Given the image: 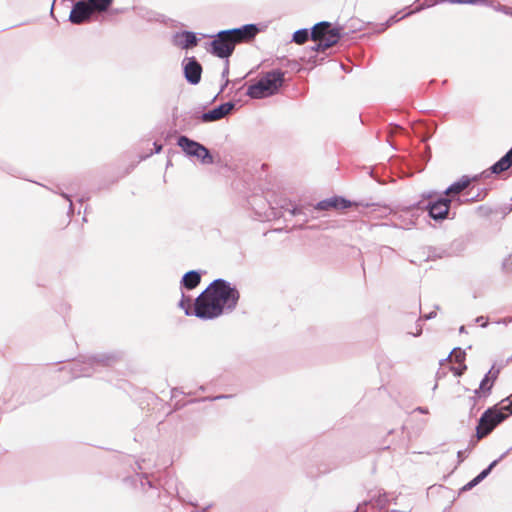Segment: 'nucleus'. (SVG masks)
<instances>
[{"mask_svg":"<svg viewBox=\"0 0 512 512\" xmlns=\"http://www.w3.org/2000/svg\"><path fill=\"white\" fill-rule=\"evenodd\" d=\"M420 333H421V329H419L415 335H420Z\"/></svg>","mask_w":512,"mask_h":512,"instance_id":"nucleus-42","label":"nucleus"},{"mask_svg":"<svg viewBox=\"0 0 512 512\" xmlns=\"http://www.w3.org/2000/svg\"><path fill=\"white\" fill-rule=\"evenodd\" d=\"M177 144L179 147L182 148L186 155L198 158L201 161V163H213L212 155L210 154L209 150L202 144L193 141L186 136H180L178 138Z\"/></svg>","mask_w":512,"mask_h":512,"instance_id":"nucleus-4","label":"nucleus"},{"mask_svg":"<svg viewBox=\"0 0 512 512\" xmlns=\"http://www.w3.org/2000/svg\"><path fill=\"white\" fill-rule=\"evenodd\" d=\"M502 11H504V13H508L505 7L502 8Z\"/></svg>","mask_w":512,"mask_h":512,"instance_id":"nucleus-41","label":"nucleus"},{"mask_svg":"<svg viewBox=\"0 0 512 512\" xmlns=\"http://www.w3.org/2000/svg\"><path fill=\"white\" fill-rule=\"evenodd\" d=\"M511 322H512V318H504V319L498 321L497 323H503V324L507 325Z\"/></svg>","mask_w":512,"mask_h":512,"instance_id":"nucleus-35","label":"nucleus"},{"mask_svg":"<svg viewBox=\"0 0 512 512\" xmlns=\"http://www.w3.org/2000/svg\"><path fill=\"white\" fill-rule=\"evenodd\" d=\"M340 39V32L336 28H331L328 33L320 40V47L330 48L334 46Z\"/></svg>","mask_w":512,"mask_h":512,"instance_id":"nucleus-18","label":"nucleus"},{"mask_svg":"<svg viewBox=\"0 0 512 512\" xmlns=\"http://www.w3.org/2000/svg\"><path fill=\"white\" fill-rule=\"evenodd\" d=\"M260 81L266 86L268 93L273 95L283 84L284 72L278 69L267 72L262 78H260Z\"/></svg>","mask_w":512,"mask_h":512,"instance_id":"nucleus-6","label":"nucleus"},{"mask_svg":"<svg viewBox=\"0 0 512 512\" xmlns=\"http://www.w3.org/2000/svg\"><path fill=\"white\" fill-rule=\"evenodd\" d=\"M173 44L182 49H189L197 45V38L193 32H178L173 36Z\"/></svg>","mask_w":512,"mask_h":512,"instance_id":"nucleus-12","label":"nucleus"},{"mask_svg":"<svg viewBox=\"0 0 512 512\" xmlns=\"http://www.w3.org/2000/svg\"><path fill=\"white\" fill-rule=\"evenodd\" d=\"M499 373H500V369L499 368H495V366H492V368L487 372L486 375H490V380L494 384V382L497 379Z\"/></svg>","mask_w":512,"mask_h":512,"instance_id":"nucleus-27","label":"nucleus"},{"mask_svg":"<svg viewBox=\"0 0 512 512\" xmlns=\"http://www.w3.org/2000/svg\"><path fill=\"white\" fill-rule=\"evenodd\" d=\"M227 31L233 38V41H235V44H237L253 39L259 30L256 25L247 24L240 28L229 29Z\"/></svg>","mask_w":512,"mask_h":512,"instance_id":"nucleus-7","label":"nucleus"},{"mask_svg":"<svg viewBox=\"0 0 512 512\" xmlns=\"http://www.w3.org/2000/svg\"><path fill=\"white\" fill-rule=\"evenodd\" d=\"M228 73H229V68H228V65H227L226 68L224 69L223 73H222L223 77H227Z\"/></svg>","mask_w":512,"mask_h":512,"instance_id":"nucleus-36","label":"nucleus"},{"mask_svg":"<svg viewBox=\"0 0 512 512\" xmlns=\"http://www.w3.org/2000/svg\"><path fill=\"white\" fill-rule=\"evenodd\" d=\"M207 289L216 300V303L223 307V312H230L236 307L240 295L238 290L232 287L229 282L223 279H216Z\"/></svg>","mask_w":512,"mask_h":512,"instance_id":"nucleus-1","label":"nucleus"},{"mask_svg":"<svg viewBox=\"0 0 512 512\" xmlns=\"http://www.w3.org/2000/svg\"><path fill=\"white\" fill-rule=\"evenodd\" d=\"M487 192L485 189H477L476 191H474V188H471L467 193H466V198L465 200H463V202H471V201H482L485 196H486Z\"/></svg>","mask_w":512,"mask_h":512,"instance_id":"nucleus-22","label":"nucleus"},{"mask_svg":"<svg viewBox=\"0 0 512 512\" xmlns=\"http://www.w3.org/2000/svg\"><path fill=\"white\" fill-rule=\"evenodd\" d=\"M493 383L490 380V375H485V377L480 382L479 388L474 391V398L476 396H488L491 392V389L493 387Z\"/></svg>","mask_w":512,"mask_h":512,"instance_id":"nucleus-21","label":"nucleus"},{"mask_svg":"<svg viewBox=\"0 0 512 512\" xmlns=\"http://www.w3.org/2000/svg\"><path fill=\"white\" fill-rule=\"evenodd\" d=\"M62 196L69 201V209H70V211H72L73 204H72L70 197L64 193L62 194Z\"/></svg>","mask_w":512,"mask_h":512,"instance_id":"nucleus-33","label":"nucleus"},{"mask_svg":"<svg viewBox=\"0 0 512 512\" xmlns=\"http://www.w3.org/2000/svg\"><path fill=\"white\" fill-rule=\"evenodd\" d=\"M179 306L185 310L186 315L190 314L189 300H186L184 298V296L182 297V300L180 301Z\"/></svg>","mask_w":512,"mask_h":512,"instance_id":"nucleus-29","label":"nucleus"},{"mask_svg":"<svg viewBox=\"0 0 512 512\" xmlns=\"http://www.w3.org/2000/svg\"><path fill=\"white\" fill-rule=\"evenodd\" d=\"M465 331V327L464 326H461L460 327V332L463 333Z\"/></svg>","mask_w":512,"mask_h":512,"instance_id":"nucleus-39","label":"nucleus"},{"mask_svg":"<svg viewBox=\"0 0 512 512\" xmlns=\"http://www.w3.org/2000/svg\"><path fill=\"white\" fill-rule=\"evenodd\" d=\"M479 177L480 176H478V175H476L474 177H469V176L464 175L458 181L451 184L445 190V194L446 195L459 194L460 192H462L463 190L468 188L469 185L471 184V182L477 181L479 179Z\"/></svg>","mask_w":512,"mask_h":512,"instance_id":"nucleus-14","label":"nucleus"},{"mask_svg":"<svg viewBox=\"0 0 512 512\" xmlns=\"http://www.w3.org/2000/svg\"><path fill=\"white\" fill-rule=\"evenodd\" d=\"M512 165V148L494 165L491 166L492 173L498 174L506 171Z\"/></svg>","mask_w":512,"mask_h":512,"instance_id":"nucleus-16","label":"nucleus"},{"mask_svg":"<svg viewBox=\"0 0 512 512\" xmlns=\"http://www.w3.org/2000/svg\"><path fill=\"white\" fill-rule=\"evenodd\" d=\"M499 410L503 411L504 413L505 411H508L510 414H512V394L501 401Z\"/></svg>","mask_w":512,"mask_h":512,"instance_id":"nucleus-25","label":"nucleus"},{"mask_svg":"<svg viewBox=\"0 0 512 512\" xmlns=\"http://www.w3.org/2000/svg\"><path fill=\"white\" fill-rule=\"evenodd\" d=\"M475 321H476V323H478L482 327H486L487 324H488V322H487V320L485 319L484 316L477 317Z\"/></svg>","mask_w":512,"mask_h":512,"instance_id":"nucleus-30","label":"nucleus"},{"mask_svg":"<svg viewBox=\"0 0 512 512\" xmlns=\"http://www.w3.org/2000/svg\"><path fill=\"white\" fill-rule=\"evenodd\" d=\"M92 15V8L84 1L74 4L69 19L74 24H81L88 20Z\"/></svg>","mask_w":512,"mask_h":512,"instance_id":"nucleus-8","label":"nucleus"},{"mask_svg":"<svg viewBox=\"0 0 512 512\" xmlns=\"http://www.w3.org/2000/svg\"><path fill=\"white\" fill-rule=\"evenodd\" d=\"M201 277L200 274L197 271H189L186 274H184L182 278V284L187 289H193L200 283Z\"/></svg>","mask_w":512,"mask_h":512,"instance_id":"nucleus-20","label":"nucleus"},{"mask_svg":"<svg viewBox=\"0 0 512 512\" xmlns=\"http://www.w3.org/2000/svg\"><path fill=\"white\" fill-rule=\"evenodd\" d=\"M435 313H429L428 315L425 316L426 319H431L432 317H434Z\"/></svg>","mask_w":512,"mask_h":512,"instance_id":"nucleus-38","label":"nucleus"},{"mask_svg":"<svg viewBox=\"0 0 512 512\" xmlns=\"http://www.w3.org/2000/svg\"><path fill=\"white\" fill-rule=\"evenodd\" d=\"M505 456V454H503L499 459L497 460H494L486 469H484L481 473H479L474 479H472L469 483H467L465 486H464V490H468V489H471L472 487H474L475 485H477L478 483H480L482 480H484L488 475L489 473L491 472V470L497 465V463Z\"/></svg>","mask_w":512,"mask_h":512,"instance_id":"nucleus-17","label":"nucleus"},{"mask_svg":"<svg viewBox=\"0 0 512 512\" xmlns=\"http://www.w3.org/2000/svg\"><path fill=\"white\" fill-rule=\"evenodd\" d=\"M317 42H318V43H317L314 47H312V49H313L314 51L319 52V51H325V50L327 49V48H322V47H320V41H317Z\"/></svg>","mask_w":512,"mask_h":512,"instance_id":"nucleus-32","label":"nucleus"},{"mask_svg":"<svg viewBox=\"0 0 512 512\" xmlns=\"http://www.w3.org/2000/svg\"><path fill=\"white\" fill-rule=\"evenodd\" d=\"M308 37H309L308 30L300 29V30H297L293 34V41L296 42L297 44H303L308 40Z\"/></svg>","mask_w":512,"mask_h":512,"instance_id":"nucleus-24","label":"nucleus"},{"mask_svg":"<svg viewBox=\"0 0 512 512\" xmlns=\"http://www.w3.org/2000/svg\"><path fill=\"white\" fill-rule=\"evenodd\" d=\"M233 108H234V104L231 102L221 104L220 106L214 108L213 110L202 114V117H201L202 121L203 122H212V121L219 120V119L225 117L227 114H229Z\"/></svg>","mask_w":512,"mask_h":512,"instance_id":"nucleus-11","label":"nucleus"},{"mask_svg":"<svg viewBox=\"0 0 512 512\" xmlns=\"http://www.w3.org/2000/svg\"><path fill=\"white\" fill-rule=\"evenodd\" d=\"M451 3H460V4H465V3H476V0H449Z\"/></svg>","mask_w":512,"mask_h":512,"instance_id":"nucleus-31","label":"nucleus"},{"mask_svg":"<svg viewBox=\"0 0 512 512\" xmlns=\"http://www.w3.org/2000/svg\"><path fill=\"white\" fill-rule=\"evenodd\" d=\"M417 410L421 413H428V410L426 408H423V407H418Z\"/></svg>","mask_w":512,"mask_h":512,"instance_id":"nucleus-37","label":"nucleus"},{"mask_svg":"<svg viewBox=\"0 0 512 512\" xmlns=\"http://www.w3.org/2000/svg\"><path fill=\"white\" fill-rule=\"evenodd\" d=\"M450 203L451 200L446 198H440L435 202H430L428 205L430 217L435 220L445 219L449 212Z\"/></svg>","mask_w":512,"mask_h":512,"instance_id":"nucleus-10","label":"nucleus"},{"mask_svg":"<svg viewBox=\"0 0 512 512\" xmlns=\"http://www.w3.org/2000/svg\"><path fill=\"white\" fill-rule=\"evenodd\" d=\"M246 94L253 99H261L270 96L266 86L259 80L257 83L248 87Z\"/></svg>","mask_w":512,"mask_h":512,"instance_id":"nucleus-15","label":"nucleus"},{"mask_svg":"<svg viewBox=\"0 0 512 512\" xmlns=\"http://www.w3.org/2000/svg\"><path fill=\"white\" fill-rule=\"evenodd\" d=\"M461 373H462V370H461V371H456V372H455V374H456V375H461Z\"/></svg>","mask_w":512,"mask_h":512,"instance_id":"nucleus-40","label":"nucleus"},{"mask_svg":"<svg viewBox=\"0 0 512 512\" xmlns=\"http://www.w3.org/2000/svg\"><path fill=\"white\" fill-rule=\"evenodd\" d=\"M202 66L200 63L194 58H187V63L184 65V75L186 80L192 84L196 85L201 80Z\"/></svg>","mask_w":512,"mask_h":512,"instance_id":"nucleus-9","label":"nucleus"},{"mask_svg":"<svg viewBox=\"0 0 512 512\" xmlns=\"http://www.w3.org/2000/svg\"><path fill=\"white\" fill-rule=\"evenodd\" d=\"M92 8L93 11H106L111 5L112 0H87L86 2Z\"/></svg>","mask_w":512,"mask_h":512,"instance_id":"nucleus-23","label":"nucleus"},{"mask_svg":"<svg viewBox=\"0 0 512 512\" xmlns=\"http://www.w3.org/2000/svg\"><path fill=\"white\" fill-rule=\"evenodd\" d=\"M449 357H454L456 362L461 363L465 358V353L461 349H454Z\"/></svg>","mask_w":512,"mask_h":512,"instance_id":"nucleus-26","label":"nucleus"},{"mask_svg":"<svg viewBox=\"0 0 512 512\" xmlns=\"http://www.w3.org/2000/svg\"><path fill=\"white\" fill-rule=\"evenodd\" d=\"M508 414L499 410L497 406L487 409L480 417L477 426V437L479 439L487 436L492 430L507 418Z\"/></svg>","mask_w":512,"mask_h":512,"instance_id":"nucleus-3","label":"nucleus"},{"mask_svg":"<svg viewBox=\"0 0 512 512\" xmlns=\"http://www.w3.org/2000/svg\"><path fill=\"white\" fill-rule=\"evenodd\" d=\"M350 201L341 198V197H333L329 199L322 200L317 203L316 209L318 210H329L331 208L335 209H345L350 207Z\"/></svg>","mask_w":512,"mask_h":512,"instance_id":"nucleus-13","label":"nucleus"},{"mask_svg":"<svg viewBox=\"0 0 512 512\" xmlns=\"http://www.w3.org/2000/svg\"><path fill=\"white\" fill-rule=\"evenodd\" d=\"M195 315L201 319H213L223 313V307H220L210 291L206 288L195 300Z\"/></svg>","mask_w":512,"mask_h":512,"instance_id":"nucleus-2","label":"nucleus"},{"mask_svg":"<svg viewBox=\"0 0 512 512\" xmlns=\"http://www.w3.org/2000/svg\"><path fill=\"white\" fill-rule=\"evenodd\" d=\"M503 268L506 272H512V254L504 259Z\"/></svg>","mask_w":512,"mask_h":512,"instance_id":"nucleus-28","label":"nucleus"},{"mask_svg":"<svg viewBox=\"0 0 512 512\" xmlns=\"http://www.w3.org/2000/svg\"><path fill=\"white\" fill-rule=\"evenodd\" d=\"M79 376H90V372L86 368H84L80 370Z\"/></svg>","mask_w":512,"mask_h":512,"instance_id":"nucleus-34","label":"nucleus"},{"mask_svg":"<svg viewBox=\"0 0 512 512\" xmlns=\"http://www.w3.org/2000/svg\"><path fill=\"white\" fill-rule=\"evenodd\" d=\"M210 52L219 58H228L235 49V41L227 30L220 31L210 43Z\"/></svg>","mask_w":512,"mask_h":512,"instance_id":"nucleus-5","label":"nucleus"},{"mask_svg":"<svg viewBox=\"0 0 512 512\" xmlns=\"http://www.w3.org/2000/svg\"><path fill=\"white\" fill-rule=\"evenodd\" d=\"M331 29V24L329 22L323 21L316 24L311 31V38L314 41H320L326 33Z\"/></svg>","mask_w":512,"mask_h":512,"instance_id":"nucleus-19","label":"nucleus"}]
</instances>
